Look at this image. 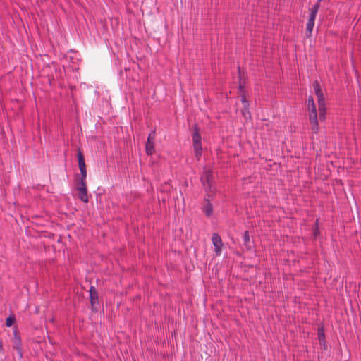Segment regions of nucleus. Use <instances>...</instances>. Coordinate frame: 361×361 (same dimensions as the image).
<instances>
[{"label":"nucleus","mask_w":361,"mask_h":361,"mask_svg":"<svg viewBox=\"0 0 361 361\" xmlns=\"http://www.w3.org/2000/svg\"><path fill=\"white\" fill-rule=\"evenodd\" d=\"M320 2L321 0H317V3L310 8L309 18L306 25L307 37H310L312 35V32L314 26L315 18L320 7Z\"/></svg>","instance_id":"obj_1"},{"label":"nucleus","mask_w":361,"mask_h":361,"mask_svg":"<svg viewBox=\"0 0 361 361\" xmlns=\"http://www.w3.org/2000/svg\"><path fill=\"white\" fill-rule=\"evenodd\" d=\"M21 338L18 335L16 329L13 330V349L14 359L21 360L23 358Z\"/></svg>","instance_id":"obj_2"},{"label":"nucleus","mask_w":361,"mask_h":361,"mask_svg":"<svg viewBox=\"0 0 361 361\" xmlns=\"http://www.w3.org/2000/svg\"><path fill=\"white\" fill-rule=\"evenodd\" d=\"M212 178L213 176L212 170L204 168L200 179L203 186L204 187L205 190H209L210 191H212Z\"/></svg>","instance_id":"obj_3"},{"label":"nucleus","mask_w":361,"mask_h":361,"mask_svg":"<svg viewBox=\"0 0 361 361\" xmlns=\"http://www.w3.org/2000/svg\"><path fill=\"white\" fill-rule=\"evenodd\" d=\"M156 136V131L155 130H153L151 131V133L149 134L147 142L145 145V151L147 155H152L155 150H154V139Z\"/></svg>","instance_id":"obj_4"},{"label":"nucleus","mask_w":361,"mask_h":361,"mask_svg":"<svg viewBox=\"0 0 361 361\" xmlns=\"http://www.w3.org/2000/svg\"><path fill=\"white\" fill-rule=\"evenodd\" d=\"M212 242L214 247V252L217 256H219L221 252L223 243L221 238L218 233H213L212 236Z\"/></svg>","instance_id":"obj_5"},{"label":"nucleus","mask_w":361,"mask_h":361,"mask_svg":"<svg viewBox=\"0 0 361 361\" xmlns=\"http://www.w3.org/2000/svg\"><path fill=\"white\" fill-rule=\"evenodd\" d=\"M307 109L309 111V117L317 116L316 105L312 96H310L307 99Z\"/></svg>","instance_id":"obj_6"},{"label":"nucleus","mask_w":361,"mask_h":361,"mask_svg":"<svg viewBox=\"0 0 361 361\" xmlns=\"http://www.w3.org/2000/svg\"><path fill=\"white\" fill-rule=\"evenodd\" d=\"M313 88L315 92V94L317 97L318 102H324V96L321 88L320 84L317 80H315L313 83Z\"/></svg>","instance_id":"obj_7"},{"label":"nucleus","mask_w":361,"mask_h":361,"mask_svg":"<svg viewBox=\"0 0 361 361\" xmlns=\"http://www.w3.org/2000/svg\"><path fill=\"white\" fill-rule=\"evenodd\" d=\"M243 245L245 247L246 250H251L253 247V243L250 240V234L247 231H245L243 235Z\"/></svg>","instance_id":"obj_8"},{"label":"nucleus","mask_w":361,"mask_h":361,"mask_svg":"<svg viewBox=\"0 0 361 361\" xmlns=\"http://www.w3.org/2000/svg\"><path fill=\"white\" fill-rule=\"evenodd\" d=\"M318 106H319V117L321 121H324L326 119V103L324 102H318Z\"/></svg>","instance_id":"obj_9"},{"label":"nucleus","mask_w":361,"mask_h":361,"mask_svg":"<svg viewBox=\"0 0 361 361\" xmlns=\"http://www.w3.org/2000/svg\"><path fill=\"white\" fill-rule=\"evenodd\" d=\"M90 302L92 305L98 303V294L94 287L91 286L90 290Z\"/></svg>","instance_id":"obj_10"},{"label":"nucleus","mask_w":361,"mask_h":361,"mask_svg":"<svg viewBox=\"0 0 361 361\" xmlns=\"http://www.w3.org/2000/svg\"><path fill=\"white\" fill-rule=\"evenodd\" d=\"M79 192V198L81 201L87 203L89 201L87 189V188H77Z\"/></svg>","instance_id":"obj_11"},{"label":"nucleus","mask_w":361,"mask_h":361,"mask_svg":"<svg viewBox=\"0 0 361 361\" xmlns=\"http://www.w3.org/2000/svg\"><path fill=\"white\" fill-rule=\"evenodd\" d=\"M309 118H310V123L312 124V128H311L312 132L314 133H317L319 131V124H318L317 116H314L309 117Z\"/></svg>","instance_id":"obj_12"},{"label":"nucleus","mask_w":361,"mask_h":361,"mask_svg":"<svg viewBox=\"0 0 361 361\" xmlns=\"http://www.w3.org/2000/svg\"><path fill=\"white\" fill-rule=\"evenodd\" d=\"M202 211L204 213L205 216L207 217H210L213 214V206L211 202L205 203L204 206L202 207Z\"/></svg>","instance_id":"obj_13"},{"label":"nucleus","mask_w":361,"mask_h":361,"mask_svg":"<svg viewBox=\"0 0 361 361\" xmlns=\"http://www.w3.org/2000/svg\"><path fill=\"white\" fill-rule=\"evenodd\" d=\"M239 91H240V93L241 102L243 103V108H245V109H247V108H249V102L247 100V99L245 97V95L244 94V89L242 87V85H240Z\"/></svg>","instance_id":"obj_14"},{"label":"nucleus","mask_w":361,"mask_h":361,"mask_svg":"<svg viewBox=\"0 0 361 361\" xmlns=\"http://www.w3.org/2000/svg\"><path fill=\"white\" fill-rule=\"evenodd\" d=\"M192 142L193 143L202 142V137L199 133V129L197 126H194V132L192 133Z\"/></svg>","instance_id":"obj_15"},{"label":"nucleus","mask_w":361,"mask_h":361,"mask_svg":"<svg viewBox=\"0 0 361 361\" xmlns=\"http://www.w3.org/2000/svg\"><path fill=\"white\" fill-rule=\"evenodd\" d=\"M195 157L199 159L202 155V142L193 143Z\"/></svg>","instance_id":"obj_16"},{"label":"nucleus","mask_w":361,"mask_h":361,"mask_svg":"<svg viewBox=\"0 0 361 361\" xmlns=\"http://www.w3.org/2000/svg\"><path fill=\"white\" fill-rule=\"evenodd\" d=\"M78 166L80 169H83L86 168L85 162L84 157L80 151V149H78Z\"/></svg>","instance_id":"obj_17"},{"label":"nucleus","mask_w":361,"mask_h":361,"mask_svg":"<svg viewBox=\"0 0 361 361\" xmlns=\"http://www.w3.org/2000/svg\"><path fill=\"white\" fill-rule=\"evenodd\" d=\"M207 191L209 192L210 193L207 194L206 196L204 197L205 203L211 202V201H212L214 199V190L212 188V191H210L209 190H207Z\"/></svg>","instance_id":"obj_18"},{"label":"nucleus","mask_w":361,"mask_h":361,"mask_svg":"<svg viewBox=\"0 0 361 361\" xmlns=\"http://www.w3.org/2000/svg\"><path fill=\"white\" fill-rule=\"evenodd\" d=\"M242 114L244 116L245 119L246 120L251 118V114L249 111V108H247V109L243 108V109L242 110Z\"/></svg>","instance_id":"obj_19"},{"label":"nucleus","mask_w":361,"mask_h":361,"mask_svg":"<svg viewBox=\"0 0 361 361\" xmlns=\"http://www.w3.org/2000/svg\"><path fill=\"white\" fill-rule=\"evenodd\" d=\"M16 319L13 317H8L6 321V325L7 327H11L15 322Z\"/></svg>","instance_id":"obj_20"},{"label":"nucleus","mask_w":361,"mask_h":361,"mask_svg":"<svg viewBox=\"0 0 361 361\" xmlns=\"http://www.w3.org/2000/svg\"><path fill=\"white\" fill-rule=\"evenodd\" d=\"M77 188H87L86 181L84 179H80L78 183Z\"/></svg>","instance_id":"obj_21"},{"label":"nucleus","mask_w":361,"mask_h":361,"mask_svg":"<svg viewBox=\"0 0 361 361\" xmlns=\"http://www.w3.org/2000/svg\"><path fill=\"white\" fill-rule=\"evenodd\" d=\"M318 219L316 220L315 224L314 226V235L316 237L319 233V222Z\"/></svg>","instance_id":"obj_22"},{"label":"nucleus","mask_w":361,"mask_h":361,"mask_svg":"<svg viewBox=\"0 0 361 361\" xmlns=\"http://www.w3.org/2000/svg\"><path fill=\"white\" fill-rule=\"evenodd\" d=\"M80 173H81V178L80 179H84L85 180L86 179V177H87V171H86V168L85 169H80Z\"/></svg>","instance_id":"obj_23"},{"label":"nucleus","mask_w":361,"mask_h":361,"mask_svg":"<svg viewBox=\"0 0 361 361\" xmlns=\"http://www.w3.org/2000/svg\"><path fill=\"white\" fill-rule=\"evenodd\" d=\"M2 351H3L2 342H1V340L0 339V354H1Z\"/></svg>","instance_id":"obj_24"},{"label":"nucleus","mask_w":361,"mask_h":361,"mask_svg":"<svg viewBox=\"0 0 361 361\" xmlns=\"http://www.w3.org/2000/svg\"><path fill=\"white\" fill-rule=\"evenodd\" d=\"M324 338V334H319V340H320L321 338Z\"/></svg>","instance_id":"obj_25"}]
</instances>
